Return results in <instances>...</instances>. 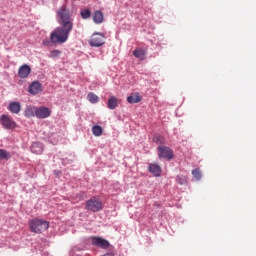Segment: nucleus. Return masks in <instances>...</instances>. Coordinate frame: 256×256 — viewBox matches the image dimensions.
Returning a JSON list of instances; mask_svg holds the SVG:
<instances>
[{"label":"nucleus","instance_id":"1","mask_svg":"<svg viewBox=\"0 0 256 256\" xmlns=\"http://www.w3.org/2000/svg\"><path fill=\"white\" fill-rule=\"evenodd\" d=\"M60 17V27L55 28L50 33V41L53 45H63L67 43L69 34L73 31V18L67 7L62 6L58 11Z\"/></svg>","mask_w":256,"mask_h":256},{"label":"nucleus","instance_id":"2","mask_svg":"<svg viewBox=\"0 0 256 256\" xmlns=\"http://www.w3.org/2000/svg\"><path fill=\"white\" fill-rule=\"evenodd\" d=\"M30 231L32 233H43L49 229V222L47 220L35 218L29 221Z\"/></svg>","mask_w":256,"mask_h":256},{"label":"nucleus","instance_id":"3","mask_svg":"<svg viewBox=\"0 0 256 256\" xmlns=\"http://www.w3.org/2000/svg\"><path fill=\"white\" fill-rule=\"evenodd\" d=\"M0 123L2 127L8 131L17 129V122H15V120H13V118L7 114H2L0 116Z\"/></svg>","mask_w":256,"mask_h":256},{"label":"nucleus","instance_id":"4","mask_svg":"<svg viewBox=\"0 0 256 256\" xmlns=\"http://www.w3.org/2000/svg\"><path fill=\"white\" fill-rule=\"evenodd\" d=\"M86 209L87 211H92V213H97L103 209V203L101 200L92 197L90 200L86 202Z\"/></svg>","mask_w":256,"mask_h":256},{"label":"nucleus","instance_id":"5","mask_svg":"<svg viewBox=\"0 0 256 256\" xmlns=\"http://www.w3.org/2000/svg\"><path fill=\"white\" fill-rule=\"evenodd\" d=\"M89 45L91 47H101L102 45H105V35L102 33H94L89 40Z\"/></svg>","mask_w":256,"mask_h":256},{"label":"nucleus","instance_id":"6","mask_svg":"<svg viewBox=\"0 0 256 256\" xmlns=\"http://www.w3.org/2000/svg\"><path fill=\"white\" fill-rule=\"evenodd\" d=\"M158 157L160 159H168L171 161V159L174 157L173 150L167 146L160 145L158 146Z\"/></svg>","mask_w":256,"mask_h":256},{"label":"nucleus","instance_id":"7","mask_svg":"<svg viewBox=\"0 0 256 256\" xmlns=\"http://www.w3.org/2000/svg\"><path fill=\"white\" fill-rule=\"evenodd\" d=\"M35 117H37V119H47L51 117V110L45 106L36 107Z\"/></svg>","mask_w":256,"mask_h":256},{"label":"nucleus","instance_id":"8","mask_svg":"<svg viewBox=\"0 0 256 256\" xmlns=\"http://www.w3.org/2000/svg\"><path fill=\"white\" fill-rule=\"evenodd\" d=\"M92 245H95V247H100V249H109V246L111 244L109 243V241H107L101 237H93Z\"/></svg>","mask_w":256,"mask_h":256},{"label":"nucleus","instance_id":"9","mask_svg":"<svg viewBox=\"0 0 256 256\" xmlns=\"http://www.w3.org/2000/svg\"><path fill=\"white\" fill-rule=\"evenodd\" d=\"M31 74V67L27 64L22 65L18 70V77L20 79H27Z\"/></svg>","mask_w":256,"mask_h":256},{"label":"nucleus","instance_id":"10","mask_svg":"<svg viewBox=\"0 0 256 256\" xmlns=\"http://www.w3.org/2000/svg\"><path fill=\"white\" fill-rule=\"evenodd\" d=\"M28 91L31 95H39L43 91V86L41 83L35 81L30 84Z\"/></svg>","mask_w":256,"mask_h":256},{"label":"nucleus","instance_id":"11","mask_svg":"<svg viewBox=\"0 0 256 256\" xmlns=\"http://www.w3.org/2000/svg\"><path fill=\"white\" fill-rule=\"evenodd\" d=\"M149 173H152L154 177H161V166L157 163H151L148 166Z\"/></svg>","mask_w":256,"mask_h":256},{"label":"nucleus","instance_id":"12","mask_svg":"<svg viewBox=\"0 0 256 256\" xmlns=\"http://www.w3.org/2000/svg\"><path fill=\"white\" fill-rule=\"evenodd\" d=\"M8 111H10V113H14L15 115H19V113H21V103L11 102L8 106Z\"/></svg>","mask_w":256,"mask_h":256},{"label":"nucleus","instance_id":"13","mask_svg":"<svg viewBox=\"0 0 256 256\" xmlns=\"http://www.w3.org/2000/svg\"><path fill=\"white\" fill-rule=\"evenodd\" d=\"M92 19H93L94 23H96L97 25H101V23H103V19H104L103 12H101V10H96L93 13Z\"/></svg>","mask_w":256,"mask_h":256},{"label":"nucleus","instance_id":"14","mask_svg":"<svg viewBox=\"0 0 256 256\" xmlns=\"http://www.w3.org/2000/svg\"><path fill=\"white\" fill-rule=\"evenodd\" d=\"M133 55L134 57H136V59H140V61H145V55H147V51L142 48H137L133 51Z\"/></svg>","mask_w":256,"mask_h":256},{"label":"nucleus","instance_id":"15","mask_svg":"<svg viewBox=\"0 0 256 256\" xmlns=\"http://www.w3.org/2000/svg\"><path fill=\"white\" fill-rule=\"evenodd\" d=\"M31 151L35 155H41V153H43V145L38 142H35L31 146Z\"/></svg>","mask_w":256,"mask_h":256},{"label":"nucleus","instance_id":"16","mask_svg":"<svg viewBox=\"0 0 256 256\" xmlns=\"http://www.w3.org/2000/svg\"><path fill=\"white\" fill-rule=\"evenodd\" d=\"M140 101H141V96H139V94H131L130 96L127 97V102L130 104L140 103Z\"/></svg>","mask_w":256,"mask_h":256},{"label":"nucleus","instance_id":"17","mask_svg":"<svg viewBox=\"0 0 256 256\" xmlns=\"http://www.w3.org/2000/svg\"><path fill=\"white\" fill-rule=\"evenodd\" d=\"M92 133L94 137H101L103 135V127L99 125H94L92 127Z\"/></svg>","mask_w":256,"mask_h":256},{"label":"nucleus","instance_id":"18","mask_svg":"<svg viewBox=\"0 0 256 256\" xmlns=\"http://www.w3.org/2000/svg\"><path fill=\"white\" fill-rule=\"evenodd\" d=\"M118 103H117V97L112 96L108 100V109H117Z\"/></svg>","mask_w":256,"mask_h":256},{"label":"nucleus","instance_id":"19","mask_svg":"<svg viewBox=\"0 0 256 256\" xmlns=\"http://www.w3.org/2000/svg\"><path fill=\"white\" fill-rule=\"evenodd\" d=\"M35 109L37 107L28 106L24 112L25 117H35Z\"/></svg>","mask_w":256,"mask_h":256},{"label":"nucleus","instance_id":"20","mask_svg":"<svg viewBox=\"0 0 256 256\" xmlns=\"http://www.w3.org/2000/svg\"><path fill=\"white\" fill-rule=\"evenodd\" d=\"M87 99L89 102L95 104V103H99V96H97L95 93L90 92L87 95Z\"/></svg>","mask_w":256,"mask_h":256},{"label":"nucleus","instance_id":"21","mask_svg":"<svg viewBox=\"0 0 256 256\" xmlns=\"http://www.w3.org/2000/svg\"><path fill=\"white\" fill-rule=\"evenodd\" d=\"M0 159H6L9 160L11 159V153H9L7 150L5 149H0Z\"/></svg>","mask_w":256,"mask_h":256},{"label":"nucleus","instance_id":"22","mask_svg":"<svg viewBox=\"0 0 256 256\" xmlns=\"http://www.w3.org/2000/svg\"><path fill=\"white\" fill-rule=\"evenodd\" d=\"M154 143L157 145H165V137L158 135L153 138Z\"/></svg>","mask_w":256,"mask_h":256},{"label":"nucleus","instance_id":"23","mask_svg":"<svg viewBox=\"0 0 256 256\" xmlns=\"http://www.w3.org/2000/svg\"><path fill=\"white\" fill-rule=\"evenodd\" d=\"M80 15H81L82 19H89L91 17V10H89V9L81 10Z\"/></svg>","mask_w":256,"mask_h":256},{"label":"nucleus","instance_id":"24","mask_svg":"<svg viewBox=\"0 0 256 256\" xmlns=\"http://www.w3.org/2000/svg\"><path fill=\"white\" fill-rule=\"evenodd\" d=\"M192 175L196 181H199V179H201V170H199V168L192 170Z\"/></svg>","mask_w":256,"mask_h":256},{"label":"nucleus","instance_id":"25","mask_svg":"<svg viewBox=\"0 0 256 256\" xmlns=\"http://www.w3.org/2000/svg\"><path fill=\"white\" fill-rule=\"evenodd\" d=\"M59 55H61V51L60 50H52V51H50L49 57L51 59H55V58L59 57Z\"/></svg>","mask_w":256,"mask_h":256},{"label":"nucleus","instance_id":"26","mask_svg":"<svg viewBox=\"0 0 256 256\" xmlns=\"http://www.w3.org/2000/svg\"><path fill=\"white\" fill-rule=\"evenodd\" d=\"M176 183H178L179 185H185V183H187V177L177 176Z\"/></svg>","mask_w":256,"mask_h":256},{"label":"nucleus","instance_id":"27","mask_svg":"<svg viewBox=\"0 0 256 256\" xmlns=\"http://www.w3.org/2000/svg\"><path fill=\"white\" fill-rule=\"evenodd\" d=\"M42 45L44 46V47H51V45H53V42H51V40H49V39H44L43 41H42Z\"/></svg>","mask_w":256,"mask_h":256}]
</instances>
